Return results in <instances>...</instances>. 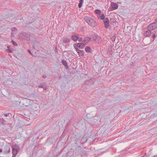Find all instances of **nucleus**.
<instances>
[{
	"label": "nucleus",
	"mask_w": 157,
	"mask_h": 157,
	"mask_svg": "<svg viewBox=\"0 0 157 157\" xmlns=\"http://www.w3.org/2000/svg\"><path fill=\"white\" fill-rule=\"evenodd\" d=\"M84 20L89 25L92 27H94L97 25V23L92 18L89 17H85Z\"/></svg>",
	"instance_id": "1"
},
{
	"label": "nucleus",
	"mask_w": 157,
	"mask_h": 157,
	"mask_svg": "<svg viewBox=\"0 0 157 157\" xmlns=\"http://www.w3.org/2000/svg\"><path fill=\"white\" fill-rule=\"evenodd\" d=\"M12 157H16L17 153L20 150L19 146L16 144L14 145L12 147Z\"/></svg>",
	"instance_id": "2"
},
{
	"label": "nucleus",
	"mask_w": 157,
	"mask_h": 157,
	"mask_svg": "<svg viewBox=\"0 0 157 157\" xmlns=\"http://www.w3.org/2000/svg\"><path fill=\"white\" fill-rule=\"evenodd\" d=\"M157 28V23L154 22L149 25L147 27L148 30H153Z\"/></svg>",
	"instance_id": "3"
},
{
	"label": "nucleus",
	"mask_w": 157,
	"mask_h": 157,
	"mask_svg": "<svg viewBox=\"0 0 157 157\" xmlns=\"http://www.w3.org/2000/svg\"><path fill=\"white\" fill-rule=\"evenodd\" d=\"M111 6L112 8L110 7L109 9V11H112L113 10H115L117 9L118 7L117 4L114 2H112L111 3Z\"/></svg>",
	"instance_id": "4"
},
{
	"label": "nucleus",
	"mask_w": 157,
	"mask_h": 157,
	"mask_svg": "<svg viewBox=\"0 0 157 157\" xmlns=\"http://www.w3.org/2000/svg\"><path fill=\"white\" fill-rule=\"evenodd\" d=\"M3 153H9L10 152V147L9 145H6L3 148Z\"/></svg>",
	"instance_id": "5"
},
{
	"label": "nucleus",
	"mask_w": 157,
	"mask_h": 157,
	"mask_svg": "<svg viewBox=\"0 0 157 157\" xmlns=\"http://www.w3.org/2000/svg\"><path fill=\"white\" fill-rule=\"evenodd\" d=\"M94 40L97 42H98L101 39V37L96 34H94L92 36Z\"/></svg>",
	"instance_id": "6"
},
{
	"label": "nucleus",
	"mask_w": 157,
	"mask_h": 157,
	"mask_svg": "<svg viewBox=\"0 0 157 157\" xmlns=\"http://www.w3.org/2000/svg\"><path fill=\"white\" fill-rule=\"evenodd\" d=\"M104 22L105 27L106 29H107L109 25V20L108 17L105 18L103 21Z\"/></svg>",
	"instance_id": "7"
},
{
	"label": "nucleus",
	"mask_w": 157,
	"mask_h": 157,
	"mask_svg": "<svg viewBox=\"0 0 157 157\" xmlns=\"http://www.w3.org/2000/svg\"><path fill=\"white\" fill-rule=\"evenodd\" d=\"M151 30H148L145 32L143 34L144 36L145 37H149L151 33Z\"/></svg>",
	"instance_id": "8"
},
{
	"label": "nucleus",
	"mask_w": 157,
	"mask_h": 157,
	"mask_svg": "<svg viewBox=\"0 0 157 157\" xmlns=\"http://www.w3.org/2000/svg\"><path fill=\"white\" fill-rule=\"evenodd\" d=\"M70 39L67 37H63L62 39L63 42L65 43H67L70 42Z\"/></svg>",
	"instance_id": "9"
},
{
	"label": "nucleus",
	"mask_w": 157,
	"mask_h": 157,
	"mask_svg": "<svg viewBox=\"0 0 157 157\" xmlns=\"http://www.w3.org/2000/svg\"><path fill=\"white\" fill-rule=\"evenodd\" d=\"M85 51L88 53H91L92 52V50L89 46H86L85 48Z\"/></svg>",
	"instance_id": "10"
},
{
	"label": "nucleus",
	"mask_w": 157,
	"mask_h": 157,
	"mask_svg": "<svg viewBox=\"0 0 157 157\" xmlns=\"http://www.w3.org/2000/svg\"><path fill=\"white\" fill-rule=\"evenodd\" d=\"M61 63L63 64L64 65L66 68L67 69L68 68V66L66 60L64 59H62L61 60Z\"/></svg>",
	"instance_id": "11"
},
{
	"label": "nucleus",
	"mask_w": 157,
	"mask_h": 157,
	"mask_svg": "<svg viewBox=\"0 0 157 157\" xmlns=\"http://www.w3.org/2000/svg\"><path fill=\"white\" fill-rule=\"evenodd\" d=\"M23 36L26 38V40H30V35L27 33L24 32L22 34Z\"/></svg>",
	"instance_id": "12"
},
{
	"label": "nucleus",
	"mask_w": 157,
	"mask_h": 157,
	"mask_svg": "<svg viewBox=\"0 0 157 157\" xmlns=\"http://www.w3.org/2000/svg\"><path fill=\"white\" fill-rule=\"evenodd\" d=\"M78 35H73L72 36V39L75 41H76L78 40Z\"/></svg>",
	"instance_id": "13"
},
{
	"label": "nucleus",
	"mask_w": 157,
	"mask_h": 157,
	"mask_svg": "<svg viewBox=\"0 0 157 157\" xmlns=\"http://www.w3.org/2000/svg\"><path fill=\"white\" fill-rule=\"evenodd\" d=\"M76 45L77 47L78 48L80 49H82L84 48V46L82 43H78Z\"/></svg>",
	"instance_id": "14"
},
{
	"label": "nucleus",
	"mask_w": 157,
	"mask_h": 157,
	"mask_svg": "<svg viewBox=\"0 0 157 157\" xmlns=\"http://www.w3.org/2000/svg\"><path fill=\"white\" fill-rule=\"evenodd\" d=\"M92 82V80L91 79H88L85 82V84L86 85H88L91 84Z\"/></svg>",
	"instance_id": "15"
},
{
	"label": "nucleus",
	"mask_w": 157,
	"mask_h": 157,
	"mask_svg": "<svg viewBox=\"0 0 157 157\" xmlns=\"http://www.w3.org/2000/svg\"><path fill=\"white\" fill-rule=\"evenodd\" d=\"M84 53L83 51L80 50L78 52V53L80 57H82L84 56Z\"/></svg>",
	"instance_id": "16"
},
{
	"label": "nucleus",
	"mask_w": 157,
	"mask_h": 157,
	"mask_svg": "<svg viewBox=\"0 0 157 157\" xmlns=\"http://www.w3.org/2000/svg\"><path fill=\"white\" fill-rule=\"evenodd\" d=\"M11 32L14 34H16L17 31V29L16 27H13L11 29Z\"/></svg>",
	"instance_id": "17"
},
{
	"label": "nucleus",
	"mask_w": 157,
	"mask_h": 157,
	"mask_svg": "<svg viewBox=\"0 0 157 157\" xmlns=\"http://www.w3.org/2000/svg\"><path fill=\"white\" fill-rule=\"evenodd\" d=\"M80 154L82 156H85L87 155V153L85 151H82L80 152Z\"/></svg>",
	"instance_id": "18"
},
{
	"label": "nucleus",
	"mask_w": 157,
	"mask_h": 157,
	"mask_svg": "<svg viewBox=\"0 0 157 157\" xmlns=\"http://www.w3.org/2000/svg\"><path fill=\"white\" fill-rule=\"evenodd\" d=\"M88 41L86 40V39H83L82 42V43L83 45L84 46V45H86L88 43Z\"/></svg>",
	"instance_id": "19"
},
{
	"label": "nucleus",
	"mask_w": 157,
	"mask_h": 157,
	"mask_svg": "<svg viewBox=\"0 0 157 157\" xmlns=\"http://www.w3.org/2000/svg\"><path fill=\"white\" fill-rule=\"evenodd\" d=\"M83 2V0H80L79 3L78 4V7L79 8H80L82 7V4Z\"/></svg>",
	"instance_id": "20"
},
{
	"label": "nucleus",
	"mask_w": 157,
	"mask_h": 157,
	"mask_svg": "<svg viewBox=\"0 0 157 157\" xmlns=\"http://www.w3.org/2000/svg\"><path fill=\"white\" fill-rule=\"evenodd\" d=\"M113 49L112 48L109 49L108 52L110 55H112L113 53Z\"/></svg>",
	"instance_id": "21"
},
{
	"label": "nucleus",
	"mask_w": 157,
	"mask_h": 157,
	"mask_svg": "<svg viewBox=\"0 0 157 157\" xmlns=\"http://www.w3.org/2000/svg\"><path fill=\"white\" fill-rule=\"evenodd\" d=\"M74 48L75 49L76 51L77 52V53H78V52H79V50H80L78 48H77L76 44H74L73 45Z\"/></svg>",
	"instance_id": "22"
},
{
	"label": "nucleus",
	"mask_w": 157,
	"mask_h": 157,
	"mask_svg": "<svg viewBox=\"0 0 157 157\" xmlns=\"http://www.w3.org/2000/svg\"><path fill=\"white\" fill-rule=\"evenodd\" d=\"M45 84V83H41L38 85V86L40 88H42L43 87V86H44V84Z\"/></svg>",
	"instance_id": "23"
},
{
	"label": "nucleus",
	"mask_w": 157,
	"mask_h": 157,
	"mask_svg": "<svg viewBox=\"0 0 157 157\" xmlns=\"http://www.w3.org/2000/svg\"><path fill=\"white\" fill-rule=\"evenodd\" d=\"M8 51V52L9 53H12V50L11 48V47L10 46H7Z\"/></svg>",
	"instance_id": "24"
},
{
	"label": "nucleus",
	"mask_w": 157,
	"mask_h": 157,
	"mask_svg": "<svg viewBox=\"0 0 157 157\" xmlns=\"http://www.w3.org/2000/svg\"><path fill=\"white\" fill-rule=\"evenodd\" d=\"M95 12L96 13L99 15L101 14V11L100 10L96 9L95 10Z\"/></svg>",
	"instance_id": "25"
},
{
	"label": "nucleus",
	"mask_w": 157,
	"mask_h": 157,
	"mask_svg": "<svg viewBox=\"0 0 157 157\" xmlns=\"http://www.w3.org/2000/svg\"><path fill=\"white\" fill-rule=\"evenodd\" d=\"M110 23H111L112 24L116 23V20L114 18L111 19H110Z\"/></svg>",
	"instance_id": "26"
},
{
	"label": "nucleus",
	"mask_w": 157,
	"mask_h": 157,
	"mask_svg": "<svg viewBox=\"0 0 157 157\" xmlns=\"http://www.w3.org/2000/svg\"><path fill=\"white\" fill-rule=\"evenodd\" d=\"M100 18L101 20H104L105 19V16L103 13L101 14L100 16Z\"/></svg>",
	"instance_id": "27"
},
{
	"label": "nucleus",
	"mask_w": 157,
	"mask_h": 157,
	"mask_svg": "<svg viewBox=\"0 0 157 157\" xmlns=\"http://www.w3.org/2000/svg\"><path fill=\"white\" fill-rule=\"evenodd\" d=\"M11 42L12 44L15 46H17V44L13 40H11Z\"/></svg>",
	"instance_id": "28"
},
{
	"label": "nucleus",
	"mask_w": 157,
	"mask_h": 157,
	"mask_svg": "<svg viewBox=\"0 0 157 157\" xmlns=\"http://www.w3.org/2000/svg\"><path fill=\"white\" fill-rule=\"evenodd\" d=\"M144 41H145V39L144 38L143 40V43L144 44H145V45H146L149 44L151 43V41L150 43H144V42H145Z\"/></svg>",
	"instance_id": "29"
},
{
	"label": "nucleus",
	"mask_w": 157,
	"mask_h": 157,
	"mask_svg": "<svg viewBox=\"0 0 157 157\" xmlns=\"http://www.w3.org/2000/svg\"><path fill=\"white\" fill-rule=\"evenodd\" d=\"M85 39L88 41V42L91 40V38L89 37H87L86 38H85Z\"/></svg>",
	"instance_id": "30"
},
{
	"label": "nucleus",
	"mask_w": 157,
	"mask_h": 157,
	"mask_svg": "<svg viewBox=\"0 0 157 157\" xmlns=\"http://www.w3.org/2000/svg\"><path fill=\"white\" fill-rule=\"evenodd\" d=\"M155 36H156V34H155V33H153L152 35V38L153 39V41L154 40L155 38V37H156Z\"/></svg>",
	"instance_id": "31"
},
{
	"label": "nucleus",
	"mask_w": 157,
	"mask_h": 157,
	"mask_svg": "<svg viewBox=\"0 0 157 157\" xmlns=\"http://www.w3.org/2000/svg\"><path fill=\"white\" fill-rule=\"evenodd\" d=\"M42 88H43V89L44 90H47V89H48L47 86L45 85H44L43 86V87Z\"/></svg>",
	"instance_id": "32"
},
{
	"label": "nucleus",
	"mask_w": 157,
	"mask_h": 157,
	"mask_svg": "<svg viewBox=\"0 0 157 157\" xmlns=\"http://www.w3.org/2000/svg\"><path fill=\"white\" fill-rule=\"evenodd\" d=\"M124 56V55L123 53H122L120 56V57L121 58H123Z\"/></svg>",
	"instance_id": "33"
},
{
	"label": "nucleus",
	"mask_w": 157,
	"mask_h": 157,
	"mask_svg": "<svg viewBox=\"0 0 157 157\" xmlns=\"http://www.w3.org/2000/svg\"><path fill=\"white\" fill-rule=\"evenodd\" d=\"M82 38L81 37H78V41L79 42H81V41H82Z\"/></svg>",
	"instance_id": "34"
},
{
	"label": "nucleus",
	"mask_w": 157,
	"mask_h": 157,
	"mask_svg": "<svg viewBox=\"0 0 157 157\" xmlns=\"http://www.w3.org/2000/svg\"><path fill=\"white\" fill-rule=\"evenodd\" d=\"M42 77L44 78H47V76L45 75H43Z\"/></svg>",
	"instance_id": "35"
},
{
	"label": "nucleus",
	"mask_w": 157,
	"mask_h": 157,
	"mask_svg": "<svg viewBox=\"0 0 157 157\" xmlns=\"http://www.w3.org/2000/svg\"><path fill=\"white\" fill-rule=\"evenodd\" d=\"M113 40L112 41H114L115 40V39H116L115 37V36H114L113 37Z\"/></svg>",
	"instance_id": "36"
},
{
	"label": "nucleus",
	"mask_w": 157,
	"mask_h": 157,
	"mask_svg": "<svg viewBox=\"0 0 157 157\" xmlns=\"http://www.w3.org/2000/svg\"><path fill=\"white\" fill-rule=\"evenodd\" d=\"M5 122H6L5 121L3 120V121H2V124H5Z\"/></svg>",
	"instance_id": "37"
},
{
	"label": "nucleus",
	"mask_w": 157,
	"mask_h": 157,
	"mask_svg": "<svg viewBox=\"0 0 157 157\" xmlns=\"http://www.w3.org/2000/svg\"><path fill=\"white\" fill-rule=\"evenodd\" d=\"M11 35H12V36H14V34H14L13 33V32H11Z\"/></svg>",
	"instance_id": "38"
},
{
	"label": "nucleus",
	"mask_w": 157,
	"mask_h": 157,
	"mask_svg": "<svg viewBox=\"0 0 157 157\" xmlns=\"http://www.w3.org/2000/svg\"><path fill=\"white\" fill-rule=\"evenodd\" d=\"M28 52L32 55H33V54L31 53V51L30 50H28Z\"/></svg>",
	"instance_id": "39"
},
{
	"label": "nucleus",
	"mask_w": 157,
	"mask_h": 157,
	"mask_svg": "<svg viewBox=\"0 0 157 157\" xmlns=\"http://www.w3.org/2000/svg\"><path fill=\"white\" fill-rule=\"evenodd\" d=\"M36 105V104H35V105H32V107H33V110H36V109H35L34 108H33V106H35V105Z\"/></svg>",
	"instance_id": "40"
},
{
	"label": "nucleus",
	"mask_w": 157,
	"mask_h": 157,
	"mask_svg": "<svg viewBox=\"0 0 157 157\" xmlns=\"http://www.w3.org/2000/svg\"><path fill=\"white\" fill-rule=\"evenodd\" d=\"M4 115L5 117H7L8 116L7 114H5Z\"/></svg>",
	"instance_id": "41"
},
{
	"label": "nucleus",
	"mask_w": 157,
	"mask_h": 157,
	"mask_svg": "<svg viewBox=\"0 0 157 157\" xmlns=\"http://www.w3.org/2000/svg\"><path fill=\"white\" fill-rule=\"evenodd\" d=\"M155 33V34H156H156H157V31H155L154 32V33Z\"/></svg>",
	"instance_id": "42"
},
{
	"label": "nucleus",
	"mask_w": 157,
	"mask_h": 157,
	"mask_svg": "<svg viewBox=\"0 0 157 157\" xmlns=\"http://www.w3.org/2000/svg\"><path fill=\"white\" fill-rule=\"evenodd\" d=\"M2 149H0V153L2 152Z\"/></svg>",
	"instance_id": "43"
},
{
	"label": "nucleus",
	"mask_w": 157,
	"mask_h": 157,
	"mask_svg": "<svg viewBox=\"0 0 157 157\" xmlns=\"http://www.w3.org/2000/svg\"><path fill=\"white\" fill-rule=\"evenodd\" d=\"M155 21H156V22H155L157 23V18L155 19Z\"/></svg>",
	"instance_id": "44"
},
{
	"label": "nucleus",
	"mask_w": 157,
	"mask_h": 157,
	"mask_svg": "<svg viewBox=\"0 0 157 157\" xmlns=\"http://www.w3.org/2000/svg\"><path fill=\"white\" fill-rule=\"evenodd\" d=\"M78 147V148H81V147H79H79Z\"/></svg>",
	"instance_id": "45"
},
{
	"label": "nucleus",
	"mask_w": 157,
	"mask_h": 157,
	"mask_svg": "<svg viewBox=\"0 0 157 157\" xmlns=\"http://www.w3.org/2000/svg\"><path fill=\"white\" fill-rule=\"evenodd\" d=\"M144 156H141V157H144Z\"/></svg>",
	"instance_id": "46"
}]
</instances>
